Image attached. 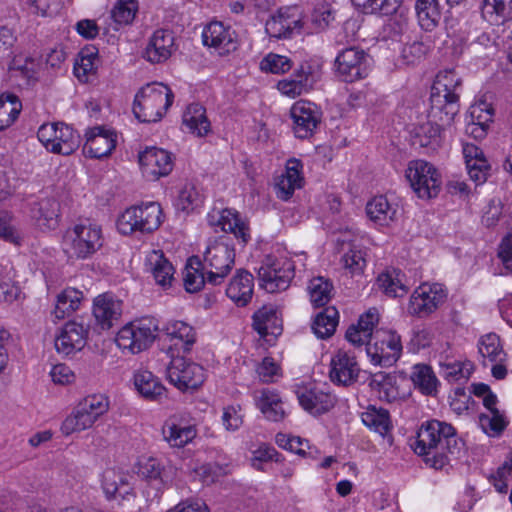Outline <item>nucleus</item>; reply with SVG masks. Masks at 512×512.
Listing matches in <instances>:
<instances>
[{"instance_id": "f257e3e1", "label": "nucleus", "mask_w": 512, "mask_h": 512, "mask_svg": "<svg viewBox=\"0 0 512 512\" xmlns=\"http://www.w3.org/2000/svg\"><path fill=\"white\" fill-rule=\"evenodd\" d=\"M412 447L428 467L441 470L449 464L450 456L460 455L463 443L452 425L431 420L421 425Z\"/></svg>"}, {"instance_id": "f03ea898", "label": "nucleus", "mask_w": 512, "mask_h": 512, "mask_svg": "<svg viewBox=\"0 0 512 512\" xmlns=\"http://www.w3.org/2000/svg\"><path fill=\"white\" fill-rule=\"evenodd\" d=\"M461 80L454 71L439 72L432 86L429 118L437 128L450 126L459 112V96L455 92Z\"/></svg>"}, {"instance_id": "7ed1b4c3", "label": "nucleus", "mask_w": 512, "mask_h": 512, "mask_svg": "<svg viewBox=\"0 0 512 512\" xmlns=\"http://www.w3.org/2000/svg\"><path fill=\"white\" fill-rule=\"evenodd\" d=\"M174 94L162 83L147 84L135 96L133 113L144 123L160 120L173 103Z\"/></svg>"}, {"instance_id": "20e7f679", "label": "nucleus", "mask_w": 512, "mask_h": 512, "mask_svg": "<svg viewBox=\"0 0 512 512\" xmlns=\"http://www.w3.org/2000/svg\"><path fill=\"white\" fill-rule=\"evenodd\" d=\"M163 221L162 208L157 202L127 208L117 220V228L123 235L133 232L152 233Z\"/></svg>"}, {"instance_id": "39448f33", "label": "nucleus", "mask_w": 512, "mask_h": 512, "mask_svg": "<svg viewBox=\"0 0 512 512\" xmlns=\"http://www.w3.org/2000/svg\"><path fill=\"white\" fill-rule=\"evenodd\" d=\"M102 246V232L97 225L77 224L66 231L63 249L69 257L86 258Z\"/></svg>"}, {"instance_id": "423d86ee", "label": "nucleus", "mask_w": 512, "mask_h": 512, "mask_svg": "<svg viewBox=\"0 0 512 512\" xmlns=\"http://www.w3.org/2000/svg\"><path fill=\"white\" fill-rule=\"evenodd\" d=\"M260 286L268 293L286 290L294 278V264L291 260L267 255L258 268Z\"/></svg>"}, {"instance_id": "0eeeda50", "label": "nucleus", "mask_w": 512, "mask_h": 512, "mask_svg": "<svg viewBox=\"0 0 512 512\" xmlns=\"http://www.w3.org/2000/svg\"><path fill=\"white\" fill-rule=\"evenodd\" d=\"M235 261L234 248L223 239L210 243L204 252L203 269L207 271V282L221 284L231 271Z\"/></svg>"}, {"instance_id": "6e6552de", "label": "nucleus", "mask_w": 512, "mask_h": 512, "mask_svg": "<svg viewBox=\"0 0 512 512\" xmlns=\"http://www.w3.org/2000/svg\"><path fill=\"white\" fill-rule=\"evenodd\" d=\"M158 325L152 318H143L126 324L117 333L119 348L139 353L147 349L156 338Z\"/></svg>"}, {"instance_id": "1a4fd4ad", "label": "nucleus", "mask_w": 512, "mask_h": 512, "mask_svg": "<svg viewBox=\"0 0 512 512\" xmlns=\"http://www.w3.org/2000/svg\"><path fill=\"white\" fill-rule=\"evenodd\" d=\"M39 141L55 154L71 155L80 145V136L64 123H45L37 132Z\"/></svg>"}, {"instance_id": "9d476101", "label": "nucleus", "mask_w": 512, "mask_h": 512, "mask_svg": "<svg viewBox=\"0 0 512 512\" xmlns=\"http://www.w3.org/2000/svg\"><path fill=\"white\" fill-rule=\"evenodd\" d=\"M405 177L419 198L431 199L440 191L441 180L436 168L424 160L410 161Z\"/></svg>"}, {"instance_id": "9b49d317", "label": "nucleus", "mask_w": 512, "mask_h": 512, "mask_svg": "<svg viewBox=\"0 0 512 512\" xmlns=\"http://www.w3.org/2000/svg\"><path fill=\"white\" fill-rule=\"evenodd\" d=\"M447 299V290L440 283H422L410 296L408 313L427 318Z\"/></svg>"}, {"instance_id": "f8f14e48", "label": "nucleus", "mask_w": 512, "mask_h": 512, "mask_svg": "<svg viewBox=\"0 0 512 512\" xmlns=\"http://www.w3.org/2000/svg\"><path fill=\"white\" fill-rule=\"evenodd\" d=\"M167 368V377L171 384L182 392L198 389L205 380V372L201 365L186 360L183 356H171Z\"/></svg>"}, {"instance_id": "ddd939ff", "label": "nucleus", "mask_w": 512, "mask_h": 512, "mask_svg": "<svg viewBox=\"0 0 512 512\" xmlns=\"http://www.w3.org/2000/svg\"><path fill=\"white\" fill-rule=\"evenodd\" d=\"M374 342H368L366 352L374 364L389 367L400 357L401 338L392 331H378L373 336Z\"/></svg>"}, {"instance_id": "4468645a", "label": "nucleus", "mask_w": 512, "mask_h": 512, "mask_svg": "<svg viewBox=\"0 0 512 512\" xmlns=\"http://www.w3.org/2000/svg\"><path fill=\"white\" fill-rule=\"evenodd\" d=\"M369 56L356 47L343 49L335 59V71L339 79L352 83L367 77Z\"/></svg>"}, {"instance_id": "2eb2a0df", "label": "nucleus", "mask_w": 512, "mask_h": 512, "mask_svg": "<svg viewBox=\"0 0 512 512\" xmlns=\"http://www.w3.org/2000/svg\"><path fill=\"white\" fill-rule=\"evenodd\" d=\"M290 115L293 119L294 134L299 139L313 136L322 120L321 109L307 100L295 102L290 109Z\"/></svg>"}, {"instance_id": "dca6fc26", "label": "nucleus", "mask_w": 512, "mask_h": 512, "mask_svg": "<svg viewBox=\"0 0 512 512\" xmlns=\"http://www.w3.org/2000/svg\"><path fill=\"white\" fill-rule=\"evenodd\" d=\"M139 164L142 173L150 180L167 176L173 169L171 153L157 147L146 148L139 154Z\"/></svg>"}, {"instance_id": "f3484780", "label": "nucleus", "mask_w": 512, "mask_h": 512, "mask_svg": "<svg viewBox=\"0 0 512 512\" xmlns=\"http://www.w3.org/2000/svg\"><path fill=\"white\" fill-rule=\"evenodd\" d=\"M162 331L171 343L169 346L171 356L189 353L196 341L194 328L183 321L169 322Z\"/></svg>"}, {"instance_id": "a211bd4d", "label": "nucleus", "mask_w": 512, "mask_h": 512, "mask_svg": "<svg viewBox=\"0 0 512 512\" xmlns=\"http://www.w3.org/2000/svg\"><path fill=\"white\" fill-rule=\"evenodd\" d=\"M117 142V135L114 131L96 126L86 133V142L83 152L90 158H103L111 154Z\"/></svg>"}, {"instance_id": "6ab92c4d", "label": "nucleus", "mask_w": 512, "mask_h": 512, "mask_svg": "<svg viewBox=\"0 0 512 512\" xmlns=\"http://www.w3.org/2000/svg\"><path fill=\"white\" fill-rule=\"evenodd\" d=\"M88 329L76 321L67 322L55 338V349L64 356H69L83 349L86 344Z\"/></svg>"}, {"instance_id": "aec40b11", "label": "nucleus", "mask_w": 512, "mask_h": 512, "mask_svg": "<svg viewBox=\"0 0 512 512\" xmlns=\"http://www.w3.org/2000/svg\"><path fill=\"white\" fill-rule=\"evenodd\" d=\"M330 379L338 385L348 386L354 383L360 368L354 356L339 350L331 359Z\"/></svg>"}, {"instance_id": "412c9836", "label": "nucleus", "mask_w": 512, "mask_h": 512, "mask_svg": "<svg viewBox=\"0 0 512 512\" xmlns=\"http://www.w3.org/2000/svg\"><path fill=\"white\" fill-rule=\"evenodd\" d=\"M208 221L211 226H218L224 232L233 233L242 244H246L250 239L249 228L237 211L231 209L213 211L208 215Z\"/></svg>"}, {"instance_id": "4be33fe9", "label": "nucleus", "mask_w": 512, "mask_h": 512, "mask_svg": "<svg viewBox=\"0 0 512 512\" xmlns=\"http://www.w3.org/2000/svg\"><path fill=\"white\" fill-rule=\"evenodd\" d=\"M93 314L101 329H110L122 314V301L104 293L94 300Z\"/></svg>"}, {"instance_id": "5701e85b", "label": "nucleus", "mask_w": 512, "mask_h": 512, "mask_svg": "<svg viewBox=\"0 0 512 512\" xmlns=\"http://www.w3.org/2000/svg\"><path fill=\"white\" fill-rule=\"evenodd\" d=\"M173 47V33L167 29H158L150 38L143 57L151 63H162L171 56Z\"/></svg>"}, {"instance_id": "b1692460", "label": "nucleus", "mask_w": 512, "mask_h": 512, "mask_svg": "<svg viewBox=\"0 0 512 512\" xmlns=\"http://www.w3.org/2000/svg\"><path fill=\"white\" fill-rule=\"evenodd\" d=\"M203 44L219 50L220 54L236 49V43L229 28L219 21L209 23L202 33Z\"/></svg>"}, {"instance_id": "393cba45", "label": "nucleus", "mask_w": 512, "mask_h": 512, "mask_svg": "<svg viewBox=\"0 0 512 512\" xmlns=\"http://www.w3.org/2000/svg\"><path fill=\"white\" fill-rule=\"evenodd\" d=\"M253 327L262 336H278L282 332V318L278 308L264 305L253 315Z\"/></svg>"}, {"instance_id": "a878e982", "label": "nucleus", "mask_w": 512, "mask_h": 512, "mask_svg": "<svg viewBox=\"0 0 512 512\" xmlns=\"http://www.w3.org/2000/svg\"><path fill=\"white\" fill-rule=\"evenodd\" d=\"M60 204L54 198H44L31 207V217L41 229L53 230L59 223Z\"/></svg>"}, {"instance_id": "bb28decb", "label": "nucleus", "mask_w": 512, "mask_h": 512, "mask_svg": "<svg viewBox=\"0 0 512 512\" xmlns=\"http://www.w3.org/2000/svg\"><path fill=\"white\" fill-rule=\"evenodd\" d=\"M253 275L246 270H239L231 279L226 295L240 307L246 306L253 295Z\"/></svg>"}, {"instance_id": "cd10ccee", "label": "nucleus", "mask_w": 512, "mask_h": 512, "mask_svg": "<svg viewBox=\"0 0 512 512\" xmlns=\"http://www.w3.org/2000/svg\"><path fill=\"white\" fill-rule=\"evenodd\" d=\"M298 400L312 414H322L334 406V397L316 388L299 391Z\"/></svg>"}, {"instance_id": "c85d7f7f", "label": "nucleus", "mask_w": 512, "mask_h": 512, "mask_svg": "<svg viewBox=\"0 0 512 512\" xmlns=\"http://www.w3.org/2000/svg\"><path fill=\"white\" fill-rule=\"evenodd\" d=\"M366 213L375 223L386 226L397 218L398 206L391 204L386 196L380 195L367 203Z\"/></svg>"}, {"instance_id": "c756f323", "label": "nucleus", "mask_w": 512, "mask_h": 512, "mask_svg": "<svg viewBox=\"0 0 512 512\" xmlns=\"http://www.w3.org/2000/svg\"><path fill=\"white\" fill-rule=\"evenodd\" d=\"M193 425L181 426L175 417L167 420L162 428L164 439L171 447H184L196 437Z\"/></svg>"}, {"instance_id": "7c9ffc66", "label": "nucleus", "mask_w": 512, "mask_h": 512, "mask_svg": "<svg viewBox=\"0 0 512 512\" xmlns=\"http://www.w3.org/2000/svg\"><path fill=\"white\" fill-rule=\"evenodd\" d=\"M302 28V21L294 19L290 15L279 12L277 15L272 16L267 20L265 31L270 37L274 38H288L294 30L300 31Z\"/></svg>"}, {"instance_id": "2f4dec72", "label": "nucleus", "mask_w": 512, "mask_h": 512, "mask_svg": "<svg viewBox=\"0 0 512 512\" xmlns=\"http://www.w3.org/2000/svg\"><path fill=\"white\" fill-rule=\"evenodd\" d=\"M183 124L190 133L203 137L210 132V121L206 116V109L198 104H190L183 114Z\"/></svg>"}, {"instance_id": "473e14b6", "label": "nucleus", "mask_w": 512, "mask_h": 512, "mask_svg": "<svg viewBox=\"0 0 512 512\" xmlns=\"http://www.w3.org/2000/svg\"><path fill=\"white\" fill-rule=\"evenodd\" d=\"M415 10L419 25L425 31L434 30L442 19L438 0H416Z\"/></svg>"}, {"instance_id": "72a5a7b5", "label": "nucleus", "mask_w": 512, "mask_h": 512, "mask_svg": "<svg viewBox=\"0 0 512 512\" xmlns=\"http://www.w3.org/2000/svg\"><path fill=\"white\" fill-rule=\"evenodd\" d=\"M134 385L137 391L147 399L161 400L165 396V387L150 371H138L134 376Z\"/></svg>"}, {"instance_id": "f704fd0d", "label": "nucleus", "mask_w": 512, "mask_h": 512, "mask_svg": "<svg viewBox=\"0 0 512 512\" xmlns=\"http://www.w3.org/2000/svg\"><path fill=\"white\" fill-rule=\"evenodd\" d=\"M300 162L296 159L288 162L286 173L276 183L277 196L282 200H288L296 188L301 187Z\"/></svg>"}, {"instance_id": "c9c22d12", "label": "nucleus", "mask_w": 512, "mask_h": 512, "mask_svg": "<svg viewBox=\"0 0 512 512\" xmlns=\"http://www.w3.org/2000/svg\"><path fill=\"white\" fill-rule=\"evenodd\" d=\"M481 15L491 24H500L512 18V0H482Z\"/></svg>"}, {"instance_id": "e433bc0d", "label": "nucleus", "mask_w": 512, "mask_h": 512, "mask_svg": "<svg viewBox=\"0 0 512 512\" xmlns=\"http://www.w3.org/2000/svg\"><path fill=\"white\" fill-rule=\"evenodd\" d=\"M256 395V406L271 421H280L284 418V410L278 394L268 389H263Z\"/></svg>"}, {"instance_id": "4c0bfd02", "label": "nucleus", "mask_w": 512, "mask_h": 512, "mask_svg": "<svg viewBox=\"0 0 512 512\" xmlns=\"http://www.w3.org/2000/svg\"><path fill=\"white\" fill-rule=\"evenodd\" d=\"M403 273L393 269L381 273L377 278L378 287L390 297H403L409 291V287L403 282Z\"/></svg>"}, {"instance_id": "58836bf2", "label": "nucleus", "mask_w": 512, "mask_h": 512, "mask_svg": "<svg viewBox=\"0 0 512 512\" xmlns=\"http://www.w3.org/2000/svg\"><path fill=\"white\" fill-rule=\"evenodd\" d=\"M155 281L165 287L173 280L174 268L160 251H152L147 259Z\"/></svg>"}, {"instance_id": "ea45409f", "label": "nucleus", "mask_w": 512, "mask_h": 512, "mask_svg": "<svg viewBox=\"0 0 512 512\" xmlns=\"http://www.w3.org/2000/svg\"><path fill=\"white\" fill-rule=\"evenodd\" d=\"M184 276V286L187 292L195 293L202 289L207 282V271L203 269L202 261L198 256L189 258Z\"/></svg>"}, {"instance_id": "a19ab883", "label": "nucleus", "mask_w": 512, "mask_h": 512, "mask_svg": "<svg viewBox=\"0 0 512 512\" xmlns=\"http://www.w3.org/2000/svg\"><path fill=\"white\" fill-rule=\"evenodd\" d=\"M310 77V74L301 67L293 77L280 80L277 88L283 95L295 98L310 89Z\"/></svg>"}, {"instance_id": "79ce46f5", "label": "nucleus", "mask_w": 512, "mask_h": 512, "mask_svg": "<svg viewBox=\"0 0 512 512\" xmlns=\"http://www.w3.org/2000/svg\"><path fill=\"white\" fill-rule=\"evenodd\" d=\"M102 487L107 498H114L129 488V475L115 468H108L102 475Z\"/></svg>"}, {"instance_id": "37998d69", "label": "nucleus", "mask_w": 512, "mask_h": 512, "mask_svg": "<svg viewBox=\"0 0 512 512\" xmlns=\"http://www.w3.org/2000/svg\"><path fill=\"white\" fill-rule=\"evenodd\" d=\"M478 350L483 357L484 366L487 365L485 362L486 359L490 362H503L506 358V353L501 346L500 338L495 333H489L481 337Z\"/></svg>"}, {"instance_id": "c03bdc74", "label": "nucleus", "mask_w": 512, "mask_h": 512, "mask_svg": "<svg viewBox=\"0 0 512 512\" xmlns=\"http://www.w3.org/2000/svg\"><path fill=\"white\" fill-rule=\"evenodd\" d=\"M338 324V312L334 307L326 308L314 319L312 330L318 338H329L336 330Z\"/></svg>"}, {"instance_id": "a18cd8bd", "label": "nucleus", "mask_w": 512, "mask_h": 512, "mask_svg": "<svg viewBox=\"0 0 512 512\" xmlns=\"http://www.w3.org/2000/svg\"><path fill=\"white\" fill-rule=\"evenodd\" d=\"M411 380L415 387L426 395L436 391L438 380L432 368L426 364H417L413 367Z\"/></svg>"}, {"instance_id": "49530a36", "label": "nucleus", "mask_w": 512, "mask_h": 512, "mask_svg": "<svg viewBox=\"0 0 512 512\" xmlns=\"http://www.w3.org/2000/svg\"><path fill=\"white\" fill-rule=\"evenodd\" d=\"M22 108L18 97L14 94L0 95V130H3L14 123Z\"/></svg>"}, {"instance_id": "de8ad7c7", "label": "nucleus", "mask_w": 512, "mask_h": 512, "mask_svg": "<svg viewBox=\"0 0 512 512\" xmlns=\"http://www.w3.org/2000/svg\"><path fill=\"white\" fill-rule=\"evenodd\" d=\"M352 3L365 14L388 16L398 10L402 0H352Z\"/></svg>"}, {"instance_id": "09e8293b", "label": "nucleus", "mask_w": 512, "mask_h": 512, "mask_svg": "<svg viewBox=\"0 0 512 512\" xmlns=\"http://www.w3.org/2000/svg\"><path fill=\"white\" fill-rule=\"evenodd\" d=\"M362 422L380 435H385L390 429L389 413L386 409L369 406L362 413Z\"/></svg>"}, {"instance_id": "8fccbe9b", "label": "nucleus", "mask_w": 512, "mask_h": 512, "mask_svg": "<svg viewBox=\"0 0 512 512\" xmlns=\"http://www.w3.org/2000/svg\"><path fill=\"white\" fill-rule=\"evenodd\" d=\"M95 421L94 416L89 415V412L83 411L81 406L77 405L72 414L63 421L61 430L65 435H70L90 428Z\"/></svg>"}, {"instance_id": "3c124183", "label": "nucleus", "mask_w": 512, "mask_h": 512, "mask_svg": "<svg viewBox=\"0 0 512 512\" xmlns=\"http://www.w3.org/2000/svg\"><path fill=\"white\" fill-rule=\"evenodd\" d=\"M82 299V292L75 288H67L57 296L55 306V317L58 319L64 318L65 315L75 311Z\"/></svg>"}, {"instance_id": "603ef678", "label": "nucleus", "mask_w": 512, "mask_h": 512, "mask_svg": "<svg viewBox=\"0 0 512 512\" xmlns=\"http://www.w3.org/2000/svg\"><path fill=\"white\" fill-rule=\"evenodd\" d=\"M137 0H117L111 10V17L118 25H129L138 12Z\"/></svg>"}, {"instance_id": "864d4df0", "label": "nucleus", "mask_w": 512, "mask_h": 512, "mask_svg": "<svg viewBox=\"0 0 512 512\" xmlns=\"http://www.w3.org/2000/svg\"><path fill=\"white\" fill-rule=\"evenodd\" d=\"M332 284L323 277H317L310 281L309 291L311 302L316 307L326 305L331 299Z\"/></svg>"}, {"instance_id": "5fc2aeb1", "label": "nucleus", "mask_w": 512, "mask_h": 512, "mask_svg": "<svg viewBox=\"0 0 512 512\" xmlns=\"http://www.w3.org/2000/svg\"><path fill=\"white\" fill-rule=\"evenodd\" d=\"M394 377L385 374V373H377L375 374L371 381V388L378 393V397L381 400H385L387 402H391L396 398V389L393 386Z\"/></svg>"}, {"instance_id": "6e6d98bb", "label": "nucleus", "mask_w": 512, "mask_h": 512, "mask_svg": "<svg viewBox=\"0 0 512 512\" xmlns=\"http://www.w3.org/2000/svg\"><path fill=\"white\" fill-rule=\"evenodd\" d=\"M479 425L487 435L497 436L505 429L507 422L499 410H491L479 415Z\"/></svg>"}, {"instance_id": "4d7b16f0", "label": "nucleus", "mask_w": 512, "mask_h": 512, "mask_svg": "<svg viewBox=\"0 0 512 512\" xmlns=\"http://www.w3.org/2000/svg\"><path fill=\"white\" fill-rule=\"evenodd\" d=\"M342 262L352 275H360L366 267V251L353 245L343 255Z\"/></svg>"}, {"instance_id": "13d9d810", "label": "nucleus", "mask_w": 512, "mask_h": 512, "mask_svg": "<svg viewBox=\"0 0 512 512\" xmlns=\"http://www.w3.org/2000/svg\"><path fill=\"white\" fill-rule=\"evenodd\" d=\"M83 411L89 412V415L98 419L101 415L106 413L109 408V402L106 396L102 394H94L85 397L79 404Z\"/></svg>"}, {"instance_id": "bf43d9fd", "label": "nucleus", "mask_w": 512, "mask_h": 512, "mask_svg": "<svg viewBox=\"0 0 512 512\" xmlns=\"http://www.w3.org/2000/svg\"><path fill=\"white\" fill-rule=\"evenodd\" d=\"M291 67V60L288 57L273 53L268 54L260 63L262 71L273 74L286 73Z\"/></svg>"}, {"instance_id": "052dcab7", "label": "nucleus", "mask_w": 512, "mask_h": 512, "mask_svg": "<svg viewBox=\"0 0 512 512\" xmlns=\"http://www.w3.org/2000/svg\"><path fill=\"white\" fill-rule=\"evenodd\" d=\"M470 118L472 123L489 126L493 121V108L486 102H480L471 106Z\"/></svg>"}, {"instance_id": "680f3d73", "label": "nucleus", "mask_w": 512, "mask_h": 512, "mask_svg": "<svg viewBox=\"0 0 512 512\" xmlns=\"http://www.w3.org/2000/svg\"><path fill=\"white\" fill-rule=\"evenodd\" d=\"M466 168L470 179L477 185L483 184L487 181L491 170V166L486 158L472 162L471 164L466 165Z\"/></svg>"}, {"instance_id": "e2e57ef3", "label": "nucleus", "mask_w": 512, "mask_h": 512, "mask_svg": "<svg viewBox=\"0 0 512 512\" xmlns=\"http://www.w3.org/2000/svg\"><path fill=\"white\" fill-rule=\"evenodd\" d=\"M119 496V505L127 512H141L143 510L145 504L143 496H137L130 487L125 489Z\"/></svg>"}, {"instance_id": "0e129e2a", "label": "nucleus", "mask_w": 512, "mask_h": 512, "mask_svg": "<svg viewBox=\"0 0 512 512\" xmlns=\"http://www.w3.org/2000/svg\"><path fill=\"white\" fill-rule=\"evenodd\" d=\"M240 405L227 406L223 409L222 422L226 430L236 431L243 424Z\"/></svg>"}, {"instance_id": "69168bd1", "label": "nucleus", "mask_w": 512, "mask_h": 512, "mask_svg": "<svg viewBox=\"0 0 512 512\" xmlns=\"http://www.w3.org/2000/svg\"><path fill=\"white\" fill-rule=\"evenodd\" d=\"M335 19V11L330 5H320L313 10L312 23L319 29H325Z\"/></svg>"}, {"instance_id": "338daca9", "label": "nucleus", "mask_w": 512, "mask_h": 512, "mask_svg": "<svg viewBox=\"0 0 512 512\" xmlns=\"http://www.w3.org/2000/svg\"><path fill=\"white\" fill-rule=\"evenodd\" d=\"M199 194L192 186H185L179 193L177 207L182 211L193 210L197 206Z\"/></svg>"}, {"instance_id": "774afa93", "label": "nucleus", "mask_w": 512, "mask_h": 512, "mask_svg": "<svg viewBox=\"0 0 512 512\" xmlns=\"http://www.w3.org/2000/svg\"><path fill=\"white\" fill-rule=\"evenodd\" d=\"M21 294L20 287L8 275L0 278V299L5 302L15 301Z\"/></svg>"}]
</instances>
